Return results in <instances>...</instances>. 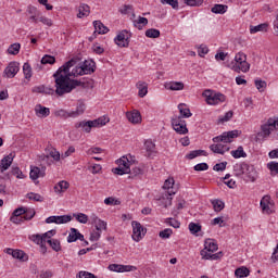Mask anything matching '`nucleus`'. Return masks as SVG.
Instances as JSON below:
<instances>
[{"label":"nucleus","mask_w":278,"mask_h":278,"mask_svg":"<svg viewBox=\"0 0 278 278\" xmlns=\"http://www.w3.org/2000/svg\"><path fill=\"white\" fill-rule=\"evenodd\" d=\"M270 131H275V122L273 119H268L267 123L261 125V131L256 135V142L260 138H268Z\"/></svg>","instance_id":"6e6552de"},{"label":"nucleus","mask_w":278,"mask_h":278,"mask_svg":"<svg viewBox=\"0 0 278 278\" xmlns=\"http://www.w3.org/2000/svg\"><path fill=\"white\" fill-rule=\"evenodd\" d=\"M23 73L25 75V79H31V65H29V63H24Z\"/></svg>","instance_id":"3c124183"},{"label":"nucleus","mask_w":278,"mask_h":278,"mask_svg":"<svg viewBox=\"0 0 278 278\" xmlns=\"http://www.w3.org/2000/svg\"><path fill=\"white\" fill-rule=\"evenodd\" d=\"M35 114L38 118H47L49 114H51V110L49 108L42 106V104H37L35 106Z\"/></svg>","instance_id":"6ab92c4d"},{"label":"nucleus","mask_w":278,"mask_h":278,"mask_svg":"<svg viewBox=\"0 0 278 278\" xmlns=\"http://www.w3.org/2000/svg\"><path fill=\"white\" fill-rule=\"evenodd\" d=\"M27 199H29V201H36L38 203H42V201H45V198H42V195H40L39 193H27Z\"/></svg>","instance_id":"37998d69"},{"label":"nucleus","mask_w":278,"mask_h":278,"mask_svg":"<svg viewBox=\"0 0 278 278\" xmlns=\"http://www.w3.org/2000/svg\"><path fill=\"white\" fill-rule=\"evenodd\" d=\"M21 63L13 61L8 64V66L4 68L3 77H8V79H14L16 77V74L18 71H21Z\"/></svg>","instance_id":"1a4fd4ad"},{"label":"nucleus","mask_w":278,"mask_h":278,"mask_svg":"<svg viewBox=\"0 0 278 278\" xmlns=\"http://www.w3.org/2000/svg\"><path fill=\"white\" fill-rule=\"evenodd\" d=\"M47 242L56 253H59V251H62V244L60 243V240L48 239Z\"/></svg>","instance_id":"c756f323"},{"label":"nucleus","mask_w":278,"mask_h":278,"mask_svg":"<svg viewBox=\"0 0 278 278\" xmlns=\"http://www.w3.org/2000/svg\"><path fill=\"white\" fill-rule=\"evenodd\" d=\"M46 175H47V167L30 166L29 177L33 181H36V179H40V177H45Z\"/></svg>","instance_id":"4468645a"},{"label":"nucleus","mask_w":278,"mask_h":278,"mask_svg":"<svg viewBox=\"0 0 278 278\" xmlns=\"http://www.w3.org/2000/svg\"><path fill=\"white\" fill-rule=\"evenodd\" d=\"M159 236H160V238H163V240H166V239L170 238V236H173V229L166 228V229L162 230L159 233Z\"/></svg>","instance_id":"6e6d98bb"},{"label":"nucleus","mask_w":278,"mask_h":278,"mask_svg":"<svg viewBox=\"0 0 278 278\" xmlns=\"http://www.w3.org/2000/svg\"><path fill=\"white\" fill-rule=\"evenodd\" d=\"M55 62V56L46 54L42 59H41V64H53Z\"/></svg>","instance_id":"e2e57ef3"},{"label":"nucleus","mask_w":278,"mask_h":278,"mask_svg":"<svg viewBox=\"0 0 278 278\" xmlns=\"http://www.w3.org/2000/svg\"><path fill=\"white\" fill-rule=\"evenodd\" d=\"M104 203L105 205H121V201L112 197L105 198Z\"/></svg>","instance_id":"052dcab7"},{"label":"nucleus","mask_w":278,"mask_h":278,"mask_svg":"<svg viewBox=\"0 0 278 278\" xmlns=\"http://www.w3.org/2000/svg\"><path fill=\"white\" fill-rule=\"evenodd\" d=\"M212 205L215 212H223V210H225V202L220 200H213Z\"/></svg>","instance_id":"a19ab883"},{"label":"nucleus","mask_w":278,"mask_h":278,"mask_svg":"<svg viewBox=\"0 0 278 278\" xmlns=\"http://www.w3.org/2000/svg\"><path fill=\"white\" fill-rule=\"evenodd\" d=\"M68 186H70L68 181L62 180L56 186H54V191L64 192L65 190H68Z\"/></svg>","instance_id":"e433bc0d"},{"label":"nucleus","mask_w":278,"mask_h":278,"mask_svg":"<svg viewBox=\"0 0 278 278\" xmlns=\"http://www.w3.org/2000/svg\"><path fill=\"white\" fill-rule=\"evenodd\" d=\"M77 240L84 242V235H81L76 228H71V232L67 237V242H77Z\"/></svg>","instance_id":"5701e85b"},{"label":"nucleus","mask_w":278,"mask_h":278,"mask_svg":"<svg viewBox=\"0 0 278 278\" xmlns=\"http://www.w3.org/2000/svg\"><path fill=\"white\" fill-rule=\"evenodd\" d=\"M235 62L236 63L231 67L235 73H249L251 70V64L247 62V54H244V52L237 53L235 56Z\"/></svg>","instance_id":"7ed1b4c3"},{"label":"nucleus","mask_w":278,"mask_h":278,"mask_svg":"<svg viewBox=\"0 0 278 278\" xmlns=\"http://www.w3.org/2000/svg\"><path fill=\"white\" fill-rule=\"evenodd\" d=\"M233 138H238V130H230V131L224 132L220 136L214 137L213 142L217 144L218 142L229 143Z\"/></svg>","instance_id":"ddd939ff"},{"label":"nucleus","mask_w":278,"mask_h":278,"mask_svg":"<svg viewBox=\"0 0 278 278\" xmlns=\"http://www.w3.org/2000/svg\"><path fill=\"white\" fill-rule=\"evenodd\" d=\"M268 29V24L263 23L257 26H250V34H257V31H266Z\"/></svg>","instance_id":"473e14b6"},{"label":"nucleus","mask_w":278,"mask_h":278,"mask_svg":"<svg viewBox=\"0 0 278 278\" xmlns=\"http://www.w3.org/2000/svg\"><path fill=\"white\" fill-rule=\"evenodd\" d=\"M241 175H245V181H251L253 184L257 180V170H255L253 165L245 163L241 164V173H237V177H240Z\"/></svg>","instance_id":"39448f33"},{"label":"nucleus","mask_w":278,"mask_h":278,"mask_svg":"<svg viewBox=\"0 0 278 278\" xmlns=\"http://www.w3.org/2000/svg\"><path fill=\"white\" fill-rule=\"evenodd\" d=\"M254 84L258 92H264V90H266V87H267L266 80L255 79Z\"/></svg>","instance_id":"a18cd8bd"},{"label":"nucleus","mask_w":278,"mask_h":278,"mask_svg":"<svg viewBox=\"0 0 278 278\" xmlns=\"http://www.w3.org/2000/svg\"><path fill=\"white\" fill-rule=\"evenodd\" d=\"M173 128L176 134L186 135L188 134V127L186 126V121L181 119V116H176L172 118Z\"/></svg>","instance_id":"9b49d317"},{"label":"nucleus","mask_w":278,"mask_h":278,"mask_svg":"<svg viewBox=\"0 0 278 278\" xmlns=\"http://www.w3.org/2000/svg\"><path fill=\"white\" fill-rule=\"evenodd\" d=\"M35 216H36V211L25 208V213L22 218H24V220H31V218H34Z\"/></svg>","instance_id":"4d7b16f0"},{"label":"nucleus","mask_w":278,"mask_h":278,"mask_svg":"<svg viewBox=\"0 0 278 278\" xmlns=\"http://www.w3.org/2000/svg\"><path fill=\"white\" fill-rule=\"evenodd\" d=\"M199 155H205L204 150H193L189 154L186 155L187 160H194V157H199Z\"/></svg>","instance_id":"49530a36"},{"label":"nucleus","mask_w":278,"mask_h":278,"mask_svg":"<svg viewBox=\"0 0 278 278\" xmlns=\"http://www.w3.org/2000/svg\"><path fill=\"white\" fill-rule=\"evenodd\" d=\"M275 206V203L270 201V195H265L261 200V207L264 212V214H273V207Z\"/></svg>","instance_id":"2eb2a0df"},{"label":"nucleus","mask_w":278,"mask_h":278,"mask_svg":"<svg viewBox=\"0 0 278 278\" xmlns=\"http://www.w3.org/2000/svg\"><path fill=\"white\" fill-rule=\"evenodd\" d=\"M144 148L148 153V157H151L153 153H155V144L151 140H147L144 142Z\"/></svg>","instance_id":"2f4dec72"},{"label":"nucleus","mask_w":278,"mask_h":278,"mask_svg":"<svg viewBox=\"0 0 278 278\" xmlns=\"http://www.w3.org/2000/svg\"><path fill=\"white\" fill-rule=\"evenodd\" d=\"M233 118V111H228L225 116L219 117L218 123H227Z\"/></svg>","instance_id":"bf43d9fd"},{"label":"nucleus","mask_w":278,"mask_h":278,"mask_svg":"<svg viewBox=\"0 0 278 278\" xmlns=\"http://www.w3.org/2000/svg\"><path fill=\"white\" fill-rule=\"evenodd\" d=\"M90 14V7L88 4H80L78 8V18H84V16H89Z\"/></svg>","instance_id":"a878e982"},{"label":"nucleus","mask_w":278,"mask_h":278,"mask_svg":"<svg viewBox=\"0 0 278 278\" xmlns=\"http://www.w3.org/2000/svg\"><path fill=\"white\" fill-rule=\"evenodd\" d=\"M79 59L73 58L65 62L58 71L54 73L56 78V92L58 94H64V92H73L75 88H91L92 83L78 80L74 77H79L81 75H92L97 68V63L92 60H86L83 63L77 64Z\"/></svg>","instance_id":"f257e3e1"},{"label":"nucleus","mask_w":278,"mask_h":278,"mask_svg":"<svg viewBox=\"0 0 278 278\" xmlns=\"http://www.w3.org/2000/svg\"><path fill=\"white\" fill-rule=\"evenodd\" d=\"M168 90H184V83L181 81L170 83Z\"/></svg>","instance_id":"864d4df0"},{"label":"nucleus","mask_w":278,"mask_h":278,"mask_svg":"<svg viewBox=\"0 0 278 278\" xmlns=\"http://www.w3.org/2000/svg\"><path fill=\"white\" fill-rule=\"evenodd\" d=\"M12 175H14L17 179H25V175L18 167H13L11 170Z\"/></svg>","instance_id":"680f3d73"},{"label":"nucleus","mask_w":278,"mask_h":278,"mask_svg":"<svg viewBox=\"0 0 278 278\" xmlns=\"http://www.w3.org/2000/svg\"><path fill=\"white\" fill-rule=\"evenodd\" d=\"M49 157H52V160H54V162H60V152L55 149H50L49 153L45 156V160H49Z\"/></svg>","instance_id":"72a5a7b5"},{"label":"nucleus","mask_w":278,"mask_h":278,"mask_svg":"<svg viewBox=\"0 0 278 278\" xmlns=\"http://www.w3.org/2000/svg\"><path fill=\"white\" fill-rule=\"evenodd\" d=\"M73 112H70L64 110V109H61L59 111H55L54 112V116L59 117V118H73Z\"/></svg>","instance_id":"c9c22d12"},{"label":"nucleus","mask_w":278,"mask_h":278,"mask_svg":"<svg viewBox=\"0 0 278 278\" xmlns=\"http://www.w3.org/2000/svg\"><path fill=\"white\" fill-rule=\"evenodd\" d=\"M30 240H31L33 242H35V244H42V243L46 242L45 237H43V236H40V235H33V236L30 237Z\"/></svg>","instance_id":"5fc2aeb1"},{"label":"nucleus","mask_w":278,"mask_h":278,"mask_svg":"<svg viewBox=\"0 0 278 278\" xmlns=\"http://www.w3.org/2000/svg\"><path fill=\"white\" fill-rule=\"evenodd\" d=\"M136 88L139 90L138 97H140V99H144V97L149 94V84H147L146 81L139 80L136 84Z\"/></svg>","instance_id":"a211bd4d"},{"label":"nucleus","mask_w":278,"mask_h":278,"mask_svg":"<svg viewBox=\"0 0 278 278\" xmlns=\"http://www.w3.org/2000/svg\"><path fill=\"white\" fill-rule=\"evenodd\" d=\"M165 223L170 227H174V229H179V226L181 225L178 220L173 219L172 217L167 218Z\"/></svg>","instance_id":"0e129e2a"},{"label":"nucleus","mask_w":278,"mask_h":278,"mask_svg":"<svg viewBox=\"0 0 278 278\" xmlns=\"http://www.w3.org/2000/svg\"><path fill=\"white\" fill-rule=\"evenodd\" d=\"M126 118L129 121V123H132V125L142 123V115H140V112L138 111L127 112Z\"/></svg>","instance_id":"f3484780"},{"label":"nucleus","mask_w":278,"mask_h":278,"mask_svg":"<svg viewBox=\"0 0 278 278\" xmlns=\"http://www.w3.org/2000/svg\"><path fill=\"white\" fill-rule=\"evenodd\" d=\"M149 25V20L147 17L139 16L138 20L134 21V26L137 29H142V27Z\"/></svg>","instance_id":"c85d7f7f"},{"label":"nucleus","mask_w":278,"mask_h":278,"mask_svg":"<svg viewBox=\"0 0 278 278\" xmlns=\"http://www.w3.org/2000/svg\"><path fill=\"white\" fill-rule=\"evenodd\" d=\"M147 38H160V30L155 28H149L146 30Z\"/></svg>","instance_id":"09e8293b"},{"label":"nucleus","mask_w":278,"mask_h":278,"mask_svg":"<svg viewBox=\"0 0 278 278\" xmlns=\"http://www.w3.org/2000/svg\"><path fill=\"white\" fill-rule=\"evenodd\" d=\"M202 96L205 98L207 105H218V103H225L227 97L220 92H216L211 89L203 91Z\"/></svg>","instance_id":"20e7f679"},{"label":"nucleus","mask_w":278,"mask_h":278,"mask_svg":"<svg viewBox=\"0 0 278 278\" xmlns=\"http://www.w3.org/2000/svg\"><path fill=\"white\" fill-rule=\"evenodd\" d=\"M77 278H97L94 274L88 271H79Z\"/></svg>","instance_id":"774afa93"},{"label":"nucleus","mask_w":278,"mask_h":278,"mask_svg":"<svg viewBox=\"0 0 278 278\" xmlns=\"http://www.w3.org/2000/svg\"><path fill=\"white\" fill-rule=\"evenodd\" d=\"M20 51H21V43H12L8 48L9 55H18Z\"/></svg>","instance_id":"4c0bfd02"},{"label":"nucleus","mask_w":278,"mask_h":278,"mask_svg":"<svg viewBox=\"0 0 278 278\" xmlns=\"http://www.w3.org/2000/svg\"><path fill=\"white\" fill-rule=\"evenodd\" d=\"M12 162H14V156L12 154L4 156L0 162V172L5 173V170L12 166Z\"/></svg>","instance_id":"aec40b11"},{"label":"nucleus","mask_w":278,"mask_h":278,"mask_svg":"<svg viewBox=\"0 0 278 278\" xmlns=\"http://www.w3.org/2000/svg\"><path fill=\"white\" fill-rule=\"evenodd\" d=\"M93 27L98 34H108V31H110V28L103 25L101 21H94Z\"/></svg>","instance_id":"393cba45"},{"label":"nucleus","mask_w":278,"mask_h":278,"mask_svg":"<svg viewBox=\"0 0 278 278\" xmlns=\"http://www.w3.org/2000/svg\"><path fill=\"white\" fill-rule=\"evenodd\" d=\"M249 275H251V270H249V268L244 266L239 267L235 270V276L239 278L249 277Z\"/></svg>","instance_id":"bb28decb"},{"label":"nucleus","mask_w":278,"mask_h":278,"mask_svg":"<svg viewBox=\"0 0 278 278\" xmlns=\"http://www.w3.org/2000/svg\"><path fill=\"white\" fill-rule=\"evenodd\" d=\"M230 153L235 160L247 157V152H244V148H242V146H239L237 150H232Z\"/></svg>","instance_id":"cd10ccee"},{"label":"nucleus","mask_w":278,"mask_h":278,"mask_svg":"<svg viewBox=\"0 0 278 278\" xmlns=\"http://www.w3.org/2000/svg\"><path fill=\"white\" fill-rule=\"evenodd\" d=\"M71 220H73V217L71 215H61V216H56L55 219V225H64L66 223H71Z\"/></svg>","instance_id":"f704fd0d"},{"label":"nucleus","mask_w":278,"mask_h":278,"mask_svg":"<svg viewBox=\"0 0 278 278\" xmlns=\"http://www.w3.org/2000/svg\"><path fill=\"white\" fill-rule=\"evenodd\" d=\"M117 164L119 167L113 168L114 175H129V173H131L128 157L123 156L122 159L117 160Z\"/></svg>","instance_id":"423d86ee"},{"label":"nucleus","mask_w":278,"mask_h":278,"mask_svg":"<svg viewBox=\"0 0 278 278\" xmlns=\"http://www.w3.org/2000/svg\"><path fill=\"white\" fill-rule=\"evenodd\" d=\"M204 250L208 251V253H214L215 251H218V244L212 239H206L204 241Z\"/></svg>","instance_id":"b1692460"},{"label":"nucleus","mask_w":278,"mask_h":278,"mask_svg":"<svg viewBox=\"0 0 278 278\" xmlns=\"http://www.w3.org/2000/svg\"><path fill=\"white\" fill-rule=\"evenodd\" d=\"M39 23H42V25H46L47 27L53 26V21H51V18L42 15V13H39Z\"/></svg>","instance_id":"de8ad7c7"},{"label":"nucleus","mask_w":278,"mask_h":278,"mask_svg":"<svg viewBox=\"0 0 278 278\" xmlns=\"http://www.w3.org/2000/svg\"><path fill=\"white\" fill-rule=\"evenodd\" d=\"M74 218H76V220L81 225H86V223H88V215L84 213L74 214Z\"/></svg>","instance_id":"8fccbe9b"},{"label":"nucleus","mask_w":278,"mask_h":278,"mask_svg":"<svg viewBox=\"0 0 278 278\" xmlns=\"http://www.w3.org/2000/svg\"><path fill=\"white\" fill-rule=\"evenodd\" d=\"M84 112H86V104L80 103L76 111H72V118H77V116H80Z\"/></svg>","instance_id":"79ce46f5"},{"label":"nucleus","mask_w":278,"mask_h":278,"mask_svg":"<svg viewBox=\"0 0 278 278\" xmlns=\"http://www.w3.org/2000/svg\"><path fill=\"white\" fill-rule=\"evenodd\" d=\"M53 78H54V88L55 89H53V87L45 86L43 94H56L58 97H64V94H68L70 92L58 93V79L55 78V74H53Z\"/></svg>","instance_id":"412c9836"},{"label":"nucleus","mask_w":278,"mask_h":278,"mask_svg":"<svg viewBox=\"0 0 278 278\" xmlns=\"http://www.w3.org/2000/svg\"><path fill=\"white\" fill-rule=\"evenodd\" d=\"M110 123V118L99 117L93 121H81L75 124L76 129H80V131H85V134H90L93 127H103Z\"/></svg>","instance_id":"f03ea898"},{"label":"nucleus","mask_w":278,"mask_h":278,"mask_svg":"<svg viewBox=\"0 0 278 278\" xmlns=\"http://www.w3.org/2000/svg\"><path fill=\"white\" fill-rule=\"evenodd\" d=\"M174 186H175V179L168 178L167 180H165L163 188L164 190H167V192H170Z\"/></svg>","instance_id":"603ef678"},{"label":"nucleus","mask_w":278,"mask_h":278,"mask_svg":"<svg viewBox=\"0 0 278 278\" xmlns=\"http://www.w3.org/2000/svg\"><path fill=\"white\" fill-rule=\"evenodd\" d=\"M175 193V190L166 191L165 193H163L162 197L159 199L161 205H163L164 207H170V205H173V194Z\"/></svg>","instance_id":"dca6fc26"},{"label":"nucleus","mask_w":278,"mask_h":278,"mask_svg":"<svg viewBox=\"0 0 278 278\" xmlns=\"http://www.w3.org/2000/svg\"><path fill=\"white\" fill-rule=\"evenodd\" d=\"M185 3L191 8H199V5H203V0H185Z\"/></svg>","instance_id":"13d9d810"},{"label":"nucleus","mask_w":278,"mask_h":278,"mask_svg":"<svg viewBox=\"0 0 278 278\" xmlns=\"http://www.w3.org/2000/svg\"><path fill=\"white\" fill-rule=\"evenodd\" d=\"M210 149L213 153H217L218 155H225L227 151H229V147L222 143H214L210 146Z\"/></svg>","instance_id":"4be33fe9"},{"label":"nucleus","mask_w":278,"mask_h":278,"mask_svg":"<svg viewBox=\"0 0 278 278\" xmlns=\"http://www.w3.org/2000/svg\"><path fill=\"white\" fill-rule=\"evenodd\" d=\"M229 7L225 5V4H215L211 11L213 12V14H225V12H227V9Z\"/></svg>","instance_id":"7c9ffc66"},{"label":"nucleus","mask_w":278,"mask_h":278,"mask_svg":"<svg viewBox=\"0 0 278 278\" xmlns=\"http://www.w3.org/2000/svg\"><path fill=\"white\" fill-rule=\"evenodd\" d=\"M96 231H108V223L105 220L100 219L94 224Z\"/></svg>","instance_id":"c03bdc74"},{"label":"nucleus","mask_w":278,"mask_h":278,"mask_svg":"<svg viewBox=\"0 0 278 278\" xmlns=\"http://www.w3.org/2000/svg\"><path fill=\"white\" fill-rule=\"evenodd\" d=\"M131 225H132V240H135V242H140L144 233H147V229L142 227V224H140L137 220H134Z\"/></svg>","instance_id":"9d476101"},{"label":"nucleus","mask_w":278,"mask_h":278,"mask_svg":"<svg viewBox=\"0 0 278 278\" xmlns=\"http://www.w3.org/2000/svg\"><path fill=\"white\" fill-rule=\"evenodd\" d=\"M178 110L181 116V118H190L192 116V113L190 112V109H184V104L178 105Z\"/></svg>","instance_id":"ea45409f"},{"label":"nucleus","mask_w":278,"mask_h":278,"mask_svg":"<svg viewBox=\"0 0 278 278\" xmlns=\"http://www.w3.org/2000/svg\"><path fill=\"white\" fill-rule=\"evenodd\" d=\"M227 168V162L217 163L213 166V170H216L217 173H220Z\"/></svg>","instance_id":"69168bd1"},{"label":"nucleus","mask_w":278,"mask_h":278,"mask_svg":"<svg viewBox=\"0 0 278 278\" xmlns=\"http://www.w3.org/2000/svg\"><path fill=\"white\" fill-rule=\"evenodd\" d=\"M201 229H202L201 224H197L194 222H191L189 224V231H190V233H192V236H197V233H199V231H201Z\"/></svg>","instance_id":"58836bf2"},{"label":"nucleus","mask_w":278,"mask_h":278,"mask_svg":"<svg viewBox=\"0 0 278 278\" xmlns=\"http://www.w3.org/2000/svg\"><path fill=\"white\" fill-rule=\"evenodd\" d=\"M267 168L270 169L271 173L278 174V163L275 161H271L267 164Z\"/></svg>","instance_id":"338daca9"},{"label":"nucleus","mask_w":278,"mask_h":278,"mask_svg":"<svg viewBox=\"0 0 278 278\" xmlns=\"http://www.w3.org/2000/svg\"><path fill=\"white\" fill-rule=\"evenodd\" d=\"M129 38H131V33L127 29L122 30L114 39L117 47L127 48L129 47Z\"/></svg>","instance_id":"0eeeda50"},{"label":"nucleus","mask_w":278,"mask_h":278,"mask_svg":"<svg viewBox=\"0 0 278 278\" xmlns=\"http://www.w3.org/2000/svg\"><path fill=\"white\" fill-rule=\"evenodd\" d=\"M4 253H7V255H12L14 260H18L20 262H27L29 260V255H27L23 250L7 248Z\"/></svg>","instance_id":"f8f14e48"}]
</instances>
